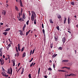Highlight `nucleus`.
<instances>
[{"instance_id": "f257e3e1", "label": "nucleus", "mask_w": 78, "mask_h": 78, "mask_svg": "<svg viewBox=\"0 0 78 78\" xmlns=\"http://www.w3.org/2000/svg\"><path fill=\"white\" fill-rule=\"evenodd\" d=\"M34 15H32L31 17V20L32 21H34Z\"/></svg>"}, {"instance_id": "f03ea898", "label": "nucleus", "mask_w": 78, "mask_h": 78, "mask_svg": "<svg viewBox=\"0 0 78 78\" xmlns=\"http://www.w3.org/2000/svg\"><path fill=\"white\" fill-rule=\"evenodd\" d=\"M18 48L19 51H20V44H18Z\"/></svg>"}, {"instance_id": "7ed1b4c3", "label": "nucleus", "mask_w": 78, "mask_h": 78, "mask_svg": "<svg viewBox=\"0 0 78 78\" xmlns=\"http://www.w3.org/2000/svg\"><path fill=\"white\" fill-rule=\"evenodd\" d=\"M54 38H55V41H57L58 39V36H56H56H55V35Z\"/></svg>"}, {"instance_id": "20e7f679", "label": "nucleus", "mask_w": 78, "mask_h": 78, "mask_svg": "<svg viewBox=\"0 0 78 78\" xmlns=\"http://www.w3.org/2000/svg\"><path fill=\"white\" fill-rule=\"evenodd\" d=\"M65 41H66V38H65V37H64L62 38V42L63 43H64H64H65Z\"/></svg>"}, {"instance_id": "39448f33", "label": "nucleus", "mask_w": 78, "mask_h": 78, "mask_svg": "<svg viewBox=\"0 0 78 78\" xmlns=\"http://www.w3.org/2000/svg\"><path fill=\"white\" fill-rule=\"evenodd\" d=\"M2 14V15H4V16H5V15L6 14V11L3 10Z\"/></svg>"}, {"instance_id": "423d86ee", "label": "nucleus", "mask_w": 78, "mask_h": 78, "mask_svg": "<svg viewBox=\"0 0 78 78\" xmlns=\"http://www.w3.org/2000/svg\"><path fill=\"white\" fill-rule=\"evenodd\" d=\"M1 65H3L4 64V60L3 59H2V60H1Z\"/></svg>"}, {"instance_id": "0eeeda50", "label": "nucleus", "mask_w": 78, "mask_h": 78, "mask_svg": "<svg viewBox=\"0 0 78 78\" xmlns=\"http://www.w3.org/2000/svg\"><path fill=\"white\" fill-rule=\"evenodd\" d=\"M69 76H76V74H74L73 73H71L69 75H68Z\"/></svg>"}, {"instance_id": "6e6552de", "label": "nucleus", "mask_w": 78, "mask_h": 78, "mask_svg": "<svg viewBox=\"0 0 78 78\" xmlns=\"http://www.w3.org/2000/svg\"><path fill=\"white\" fill-rule=\"evenodd\" d=\"M20 5L21 7H23V4H22V1L21 0H20Z\"/></svg>"}, {"instance_id": "1a4fd4ad", "label": "nucleus", "mask_w": 78, "mask_h": 78, "mask_svg": "<svg viewBox=\"0 0 78 78\" xmlns=\"http://www.w3.org/2000/svg\"><path fill=\"white\" fill-rule=\"evenodd\" d=\"M19 31L20 32V35H23V32L21 30H19Z\"/></svg>"}, {"instance_id": "9d476101", "label": "nucleus", "mask_w": 78, "mask_h": 78, "mask_svg": "<svg viewBox=\"0 0 78 78\" xmlns=\"http://www.w3.org/2000/svg\"><path fill=\"white\" fill-rule=\"evenodd\" d=\"M25 27H26V24H25L23 28V31L25 30Z\"/></svg>"}, {"instance_id": "9b49d317", "label": "nucleus", "mask_w": 78, "mask_h": 78, "mask_svg": "<svg viewBox=\"0 0 78 78\" xmlns=\"http://www.w3.org/2000/svg\"><path fill=\"white\" fill-rule=\"evenodd\" d=\"M62 62H68L69 60H63L62 61Z\"/></svg>"}, {"instance_id": "f8f14e48", "label": "nucleus", "mask_w": 78, "mask_h": 78, "mask_svg": "<svg viewBox=\"0 0 78 78\" xmlns=\"http://www.w3.org/2000/svg\"><path fill=\"white\" fill-rule=\"evenodd\" d=\"M23 18L24 19H25L26 17H25V13H23Z\"/></svg>"}, {"instance_id": "ddd939ff", "label": "nucleus", "mask_w": 78, "mask_h": 78, "mask_svg": "<svg viewBox=\"0 0 78 78\" xmlns=\"http://www.w3.org/2000/svg\"><path fill=\"white\" fill-rule=\"evenodd\" d=\"M31 31V30H30L28 32H26V36H28V34H29V33Z\"/></svg>"}, {"instance_id": "4468645a", "label": "nucleus", "mask_w": 78, "mask_h": 78, "mask_svg": "<svg viewBox=\"0 0 78 78\" xmlns=\"http://www.w3.org/2000/svg\"><path fill=\"white\" fill-rule=\"evenodd\" d=\"M26 56V53L25 52H24L23 54V58H24V57H25Z\"/></svg>"}, {"instance_id": "2eb2a0df", "label": "nucleus", "mask_w": 78, "mask_h": 78, "mask_svg": "<svg viewBox=\"0 0 78 78\" xmlns=\"http://www.w3.org/2000/svg\"><path fill=\"white\" fill-rule=\"evenodd\" d=\"M66 20H67V18L64 17V24H65V23H66Z\"/></svg>"}, {"instance_id": "dca6fc26", "label": "nucleus", "mask_w": 78, "mask_h": 78, "mask_svg": "<svg viewBox=\"0 0 78 78\" xmlns=\"http://www.w3.org/2000/svg\"><path fill=\"white\" fill-rule=\"evenodd\" d=\"M70 18L68 17V24H70Z\"/></svg>"}, {"instance_id": "f3484780", "label": "nucleus", "mask_w": 78, "mask_h": 78, "mask_svg": "<svg viewBox=\"0 0 78 78\" xmlns=\"http://www.w3.org/2000/svg\"><path fill=\"white\" fill-rule=\"evenodd\" d=\"M58 55L57 54H54L53 55H52V58H55V57H56V56H57Z\"/></svg>"}, {"instance_id": "a211bd4d", "label": "nucleus", "mask_w": 78, "mask_h": 78, "mask_svg": "<svg viewBox=\"0 0 78 78\" xmlns=\"http://www.w3.org/2000/svg\"><path fill=\"white\" fill-rule=\"evenodd\" d=\"M32 15H35V16H36V13L32 11L31 12Z\"/></svg>"}, {"instance_id": "6ab92c4d", "label": "nucleus", "mask_w": 78, "mask_h": 78, "mask_svg": "<svg viewBox=\"0 0 78 78\" xmlns=\"http://www.w3.org/2000/svg\"><path fill=\"white\" fill-rule=\"evenodd\" d=\"M3 34H4L5 36H6V34H8V32H4L3 33Z\"/></svg>"}, {"instance_id": "aec40b11", "label": "nucleus", "mask_w": 78, "mask_h": 78, "mask_svg": "<svg viewBox=\"0 0 78 78\" xmlns=\"http://www.w3.org/2000/svg\"><path fill=\"white\" fill-rule=\"evenodd\" d=\"M49 22L51 23H53V22L51 19L49 20Z\"/></svg>"}, {"instance_id": "412c9836", "label": "nucleus", "mask_w": 78, "mask_h": 78, "mask_svg": "<svg viewBox=\"0 0 78 78\" xmlns=\"http://www.w3.org/2000/svg\"><path fill=\"white\" fill-rule=\"evenodd\" d=\"M10 28H8L6 29V30H5V31H9L10 30Z\"/></svg>"}, {"instance_id": "4be33fe9", "label": "nucleus", "mask_w": 78, "mask_h": 78, "mask_svg": "<svg viewBox=\"0 0 78 78\" xmlns=\"http://www.w3.org/2000/svg\"><path fill=\"white\" fill-rule=\"evenodd\" d=\"M15 9L16 11H19V9L18 8V7L16 6H15Z\"/></svg>"}, {"instance_id": "5701e85b", "label": "nucleus", "mask_w": 78, "mask_h": 78, "mask_svg": "<svg viewBox=\"0 0 78 78\" xmlns=\"http://www.w3.org/2000/svg\"><path fill=\"white\" fill-rule=\"evenodd\" d=\"M75 3L73 2H70V4L72 5H73V6H74Z\"/></svg>"}, {"instance_id": "b1692460", "label": "nucleus", "mask_w": 78, "mask_h": 78, "mask_svg": "<svg viewBox=\"0 0 78 78\" xmlns=\"http://www.w3.org/2000/svg\"><path fill=\"white\" fill-rule=\"evenodd\" d=\"M58 49L59 50H62V47H59Z\"/></svg>"}, {"instance_id": "393cba45", "label": "nucleus", "mask_w": 78, "mask_h": 78, "mask_svg": "<svg viewBox=\"0 0 78 78\" xmlns=\"http://www.w3.org/2000/svg\"><path fill=\"white\" fill-rule=\"evenodd\" d=\"M57 17L58 19H61V16L60 15H58V16Z\"/></svg>"}, {"instance_id": "a878e982", "label": "nucleus", "mask_w": 78, "mask_h": 78, "mask_svg": "<svg viewBox=\"0 0 78 78\" xmlns=\"http://www.w3.org/2000/svg\"><path fill=\"white\" fill-rule=\"evenodd\" d=\"M25 48V47H24L23 48H22L21 49V52H22L24 50V49Z\"/></svg>"}, {"instance_id": "bb28decb", "label": "nucleus", "mask_w": 78, "mask_h": 78, "mask_svg": "<svg viewBox=\"0 0 78 78\" xmlns=\"http://www.w3.org/2000/svg\"><path fill=\"white\" fill-rule=\"evenodd\" d=\"M48 70H50L51 71V70H52V69H51V68H49L48 69Z\"/></svg>"}, {"instance_id": "cd10ccee", "label": "nucleus", "mask_w": 78, "mask_h": 78, "mask_svg": "<svg viewBox=\"0 0 78 78\" xmlns=\"http://www.w3.org/2000/svg\"><path fill=\"white\" fill-rule=\"evenodd\" d=\"M10 73H12V68H11V67L10 68Z\"/></svg>"}, {"instance_id": "c85d7f7f", "label": "nucleus", "mask_w": 78, "mask_h": 78, "mask_svg": "<svg viewBox=\"0 0 78 78\" xmlns=\"http://www.w3.org/2000/svg\"><path fill=\"white\" fill-rule=\"evenodd\" d=\"M56 29H57V30H58V31L59 30V26H57V27H56Z\"/></svg>"}, {"instance_id": "c756f323", "label": "nucleus", "mask_w": 78, "mask_h": 78, "mask_svg": "<svg viewBox=\"0 0 78 78\" xmlns=\"http://www.w3.org/2000/svg\"><path fill=\"white\" fill-rule=\"evenodd\" d=\"M13 66H15V61L13 62Z\"/></svg>"}, {"instance_id": "7c9ffc66", "label": "nucleus", "mask_w": 78, "mask_h": 78, "mask_svg": "<svg viewBox=\"0 0 78 78\" xmlns=\"http://www.w3.org/2000/svg\"><path fill=\"white\" fill-rule=\"evenodd\" d=\"M50 47L51 48H53V44H51Z\"/></svg>"}, {"instance_id": "2f4dec72", "label": "nucleus", "mask_w": 78, "mask_h": 78, "mask_svg": "<svg viewBox=\"0 0 78 78\" xmlns=\"http://www.w3.org/2000/svg\"><path fill=\"white\" fill-rule=\"evenodd\" d=\"M29 23V20H28L26 22V24L27 25H28Z\"/></svg>"}, {"instance_id": "473e14b6", "label": "nucleus", "mask_w": 78, "mask_h": 78, "mask_svg": "<svg viewBox=\"0 0 78 78\" xmlns=\"http://www.w3.org/2000/svg\"><path fill=\"white\" fill-rule=\"evenodd\" d=\"M43 33V34H44L45 33V30H44V29H43L42 30Z\"/></svg>"}, {"instance_id": "72a5a7b5", "label": "nucleus", "mask_w": 78, "mask_h": 78, "mask_svg": "<svg viewBox=\"0 0 78 78\" xmlns=\"http://www.w3.org/2000/svg\"><path fill=\"white\" fill-rule=\"evenodd\" d=\"M28 77H29V78H31V74H29Z\"/></svg>"}, {"instance_id": "f704fd0d", "label": "nucleus", "mask_w": 78, "mask_h": 78, "mask_svg": "<svg viewBox=\"0 0 78 78\" xmlns=\"http://www.w3.org/2000/svg\"><path fill=\"white\" fill-rule=\"evenodd\" d=\"M33 64H34V63L33 62L31 64H30V67H32L33 65Z\"/></svg>"}, {"instance_id": "c9c22d12", "label": "nucleus", "mask_w": 78, "mask_h": 78, "mask_svg": "<svg viewBox=\"0 0 78 78\" xmlns=\"http://www.w3.org/2000/svg\"><path fill=\"white\" fill-rule=\"evenodd\" d=\"M33 60V58H32L31 60L29 61L30 62H31Z\"/></svg>"}, {"instance_id": "e433bc0d", "label": "nucleus", "mask_w": 78, "mask_h": 78, "mask_svg": "<svg viewBox=\"0 0 78 78\" xmlns=\"http://www.w3.org/2000/svg\"><path fill=\"white\" fill-rule=\"evenodd\" d=\"M55 63H54L53 64V67L54 69H55Z\"/></svg>"}, {"instance_id": "4c0bfd02", "label": "nucleus", "mask_w": 78, "mask_h": 78, "mask_svg": "<svg viewBox=\"0 0 78 78\" xmlns=\"http://www.w3.org/2000/svg\"><path fill=\"white\" fill-rule=\"evenodd\" d=\"M32 51H32V50H31V51H30V55H31Z\"/></svg>"}, {"instance_id": "58836bf2", "label": "nucleus", "mask_w": 78, "mask_h": 78, "mask_svg": "<svg viewBox=\"0 0 78 78\" xmlns=\"http://www.w3.org/2000/svg\"><path fill=\"white\" fill-rule=\"evenodd\" d=\"M62 72H66V71L62 70Z\"/></svg>"}, {"instance_id": "ea45409f", "label": "nucleus", "mask_w": 78, "mask_h": 78, "mask_svg": "<svg viewBox=\"0 0 78 78\" xmlns=\"http://www.w3.org/2000/svg\"><path fill=\"white\" fill-rule=\"evenodd\" d=\"M5 76L6 78H7V77H8V75H5Z\"/></svg>"}, {"instance_id": "a19ab883", "label": "nucleus", "mask_w": 78, "mask_h": 78, "mask_svg": "<svg viewBox=\"0 0 78 78\" xmlns=\"http://www.w3.org/2000/svg\"><path fill=\"white\" fill-rule=\"evenodd\" d=\"M2 74L3 75V76H5V73H2Z\"/></svg>"}, {"instance_id": "79ce46f5", "label": "nucleus", "mask_w": 78, "mask_h": 78, "mask_svg": "<svg viewBox=\"0 0 78 78\" xmlns=\"http://www.w3.org/2000/svg\"><path fill=\"white\" fill-rule=\"evenodd\" d=\"M17 57L18 56H19V52H17Z\"/></svg>"}, {"instance_id": "37998d69", "label": "nucleus", "mask_w": 78, "mask_h": 78, "mask_svg": "<svg viewBox=\"0 0 78 78\" xmlns=\"http://www.w3.org/2000/svg\"><path fill=\"white\" fill-rule=\"evenodd\" d=\"M22 21H24V20L22 18L21 20L20 21V22H22Z\"/></svg>"}, {"instance_id": "c03bdc74", "label": "nucleus", "mask_w": 78, "mask_h": 78, "mask_svg": "<svg viewBox=\"0 0 78 78\" xmlns=\"http://www.w3.org/2000/svg\"><path fill=\"white\" fill-rule=\"evenodd\" d=\"M21 12H23V9L22 8H21Z\"/></svg>"}, {"instance_id": "a18cd8bd", "label": "nucleus", "mask_w": 78, "mask_h": 78, "mask_svg": "<svg viewBox=\"0 0 78 78\" xmlns=\"http://www.w3.org/2000/svg\"><path fill=\"white\" fill-rule=\"evenodd\" d=\"M19 17H20V19L19 20V21H20V20L21 21L22 19H21V18H20V16H19Z\"/></svg>"}, {"instance_id": "49530a36", "label": "nucleus", "mask_w": 78, "mask_h": 78, "mask_svg": "<svg viewBox=\"0 0 78 78\" xmlns=\"http://www.w3.org/2000/svg\"><path fill=\"white\" fill-rule=\"evenodd\" d=\"M23 71H22L21 72V75H22V74H23Z\"/></svg>"}, {"instance_id": "de8ad7c7", "label": "nucleus", "mask_w": 78, "mask_h": 78, "mask_svg": "<svg viewBox=\"0 0 78 78\" xmlns=\"http://www.w3.org/2000/svg\"><path fill=\"white\" fill-rule=\"evenodd\" d=\"M34 49L33 51V52H32V55H33L34 54Z\"/></svg>"}, {"instance_id": "09e8293b", "label": "nucleus", "mask_w": 78, "mask_h": 78, "mask_svg": "<svg viewBox=\"0 0 78 78\" xmlns=\"http://www.w3.org/2000/svg\"><path fill=\"white\" fill-rule=\"evenodd\" d=\"M42 28H44V24L42 23Z\"/></svg>"}, {"instance_id": "8fccbe9b", "label": "nucleus", "mask_w": 78, "mask_h": 78, "mask_svg": "<svg viewBox=\"0 0 78 78\" xmlns=\"http://www.w3.org/2000/svg\"><path fill=\"white\" fill-rule=\"evenodd\" d=\"M7 73H9V74H10V70H9V71L7 72Z\"/></svg>"}, {"instance_id": "3c124183", "label": "nucleus", "mask_w": 78, "mask_h": 78, "mask_svg": "<svg viewBox=\"0 0 78 78\" xmlns=\"http://www.w3.org/2000/svg\"><path fill=\"white\" fill-rule=\"evenodd\" d=\"M3 58H4V59H5V55H3Z\"/></svg>"}, {"instance_id": "603ef678", "label": "nucleus", "mask_w": 78, "mask_h": 78, "mask_svg": "<svg viewBox=\"0 0 78 78\" xmlns=\"http://www.w3.org/2000/svg\"><path fill=\"white\" fill-rule=\"evenodd\" d=\"M67 76H66V75H65V78H67Z\"/></svg>"}, {"instance_id": "864d4df0", "label": "nucleus", "mask_w": 78, "mask_h": 78, "mask_svg": "<svg viewBox=\"0 0 78 78\" xmlns=\"http://www.w3.org/2000/svg\"><path fill=\"white\" fill-rule=\"evenodd\" d=\"M20 63H19L18 64V67H19V66H20Z\"/></svg>"}, {"instance_id": "5fc2aeb1", "label": "nucleus", "mask_w": 78, "mask_h": 78, "mask_svg": "<svg viewBox=\"0 0 78 78\" xmlns=\"http://www.w3.org/2000/svg\"><path fill=\"white\" fill-rule=\"evenodd\" d=\"M44 77L45 78H47V76H44Z\"/></svg>"}, {"instance_id": "6e6d98bb", "label": "nucleus", "mask_w": 78, "mask_h": 78, "mask_svg": "<svg viewBox=\"0 0 78 78\" xmlns=\"http://www.w3.org/2000/svg\"><path fill=\"white\" fill-rule=\"evenodd\" d=\"M67 69H68V70H70V68L69 67H67Z\"/></svg>"}, {"instance_id": "4d7b16f0", "label": "nucleus", "mask_w": 78, "mask_h": 78, "mask_svg": "<svg viewBox=\"0 0 78 78\" xmlns=\"http://www.w3.org/2000/svg\"><path fill=\"white\" fill-rule=\"evenodd\" d=\"M22 71H24V68L23 67L22 69Z\"/></svg>"}, {"instance_id": "13d9d810", "label": "nucleus", "mask_w": 78, "mask_h": 78, "mask_svg": "<svg viewBox=\"0 0 78 78\" xmlns=\"http://www.w3.org/2000/svg\"><path fill=\"white\" fill-rule=\"evenodd\" d=\"M2 70H3L4 71H5V70L4 69V68H3V67H2Z\"/></svg>"}, {"instance_id": "bf43d9fd", "label": "nucleus", "mask_w": 78, "mask_h": 78, "mask_svg": "<svg viewBox=\"0 0 78 78\" xmlns=\"http://www.w3.org/2000/svg\"><path fill=\"white\" fill-rule=\"evenodd\" d=\"M68 31V33H70V34H71V32H70L69 31Z\"/></svg>"}, {"instance_id": "052dcab7", "label": "nucleus", "mask_w": 78, "mask_h": 78, "mask_svg": "<svg viewBox=\"0 0 78 78\" xmlns=\"http://www.w3.org/2000/svg\"><path fill=\"white\" fill-rule=\"evenodd\" d=\"M2 48H1L0 49V52H1L2 51Z\"/></svg>"}, {"instance_id": "680f3d73", "label": "nucleus", "mask_w": 78, "mask_h": 78, "mask_svg": "<svg viewBox=\"0 0 78 78\" xmlns=\"http://www.w3.org/2000/svg\"><path fill=\"white\" fill-rule=\"evenodd\" d=\"M58 72H62V70H58Z\"/></svg>"}, {"instance_id": "e2e57ef3", "label": "nucleus", "mask_w": 78, "mask_h": 78, "mask_svg": "<svg viewBox=\"0 0 78 78\" xmlns=\"http://www.w3.org/2000/svg\"><path fill=\"white\" fill-rule=\"evenodd\" d=\"M6 8H8V4H6Z\"/></svg>"}, {"instance_id": "0e129e2a", "label": "nucleus", "mask_w": 78, "mask_h": 78, "mask_svg": "<svg viewBox=\"0 0 78 78\" xmlns=\"http://www.w3.org/2000/svg\"><path fill=\"white\" fill-rule=\"evenodd\" d=\"M67 30L68 31H69L70 30V29L68 27L67 28Z\"/></svg>"}, {"instance_id": "69168bd1", "label": "nucleus", "mask_w": 78, "mask_h": 78, "mask_svg": "<svg viewBox=\"0 0 78 78\" xmlns=\"http://www.w3.org/2000/svg\"><path fill=\"white\" fill-rule=\"evenodd\" d=\"M0 24L1 25H3V23H1Z\"/></svg>"}, {"instance_id": "338daca9", "label": "nucleus", "mask_w": 78, "mask_h": 78, "mask_svg": "<svg viewBox=\"0 0 78 78\" xmlns=\"http://www.w3.org/2000/svg\"><path fill=\"white\" fill-rule=\"evenodd\" d=\"M8 46H9V47H11V44H9L8 45Z\"/></svg>"}, {"instance_id": "774afa93", "label": "nucleus", "mask_w": 78, "mask_h": 78, "mask_svg": "<svg viewBox=\"0 0 78 78\" xmlns=\"http://www.w3.org/2000/svg\"><path fill=\"white\" fill-rule=\"evenodd\" d=\"M34 24H36V21H34Z\"/></svg>"}]
</instances>
